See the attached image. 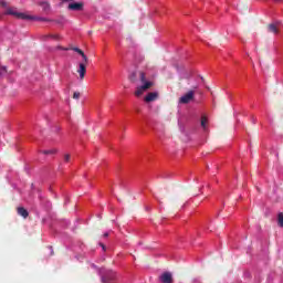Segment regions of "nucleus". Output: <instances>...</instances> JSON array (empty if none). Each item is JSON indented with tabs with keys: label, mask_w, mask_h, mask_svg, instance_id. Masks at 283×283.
<instances>
[{
	"label": "nucleus",
	"mask_w": 283,
	"mask_h": 283,
	"mask_svg": "<svg viewBox=\"0 0 283 283\" xmlns=\"http://www.w3.org/2000/svg\"><path fill=\"white\" fill-rule=\"evenodd\" d=\"M196 96V92L192 90V91H188L185 95H182L180 98H179V103L181 105H187L189 103H191V101H193Z\"/></svg>",
	"instance_id": "7ed1b4c3"
},
{
	"label": "nucleus",
	"mask_w": 283,
	"mask_h": 283,
	"mask_svg": "<svg viewBox=\"0 0 283 283\" xmlns=\"http://www.w3.org/2000/svg\"><path fill=\"white\" fill-rule=\"evenodd\" d=\"M268 32H271L272 34H280V29H277V24L271 23L268 24Z\"/></svg>",
	"instance_id": "9d476101"
},
{
	"label": "nucleus",
	"mask_w": 283,
	"mask_h": 283,
	"mask_svg": "<svg viewBox=\"0 0 283 283\" xmlns=\"http://www.w3.org/2000/svg\"><path fill=\"white\" fill-rule=\"evenodd\" d=\"M57 50H64V51H67L69 49L63 48V46H57Z\"/></svg>",
	"instance_id": "412c9836"
},
{
	"label": "nucleus",
	"mask_w": 283,
	"mask_h": 283,
	"mask_svg": "<svg viewBox=\"0 0 283 283\" xmlns=\"http://www.w3.org/2000/svg\"><path fill=\"white\" fill-rule=\"evenodd\" d=\"M18 216H21L22 218H28L30 213L25 210L23 207L18 208Z\"/></svg>",
	"instance_id": "9b49d317"
},
{
	"label": "nucleus",
	"mask_w": 283,
	"mask_h": 283,
	"mask_svg": "<svg viewBox=\"0 0 283 283\" xmlns=\"http://www.w3.org/2000/svg\"><path fill=\"white\" fill-rule=\"evenodd\" d=\"M102 249H105V245L104 244H101Z\"/></svg>",
	"instance_id": "b1692460"
},
{
	"label": "nucleus",
	"mask_w": 283,
	"mask_h": 283,
	"mask_svg": "<svg viewBox=\"0 0 283 283\" xmlns=\"http://www.w3.org/2000/svg\"><path fill=\"white\" fill-rule=\"evenodd\" d=\"M87 63L85 62V60H83L80 64H78V70H77V74L80 75V80L83 81V78H85V74H87Z\"/></svg>",
	"instance_id": "39448f33"
},
{
	"label": "nucleus",
	"mask_w": 283,
	"mask_h": 283,
	"mask_svg": "<svg viewBox=\"0 0 283 283\" xmlns=\"http://www.w3.org/2000/svg\"><path fill=\"white\" fill-rule=\"evenodd\" d=\"M48 39H55L56 41H59V39H61V35L59 34H45L42 36V41H48Z\"/></svg>",
	"instance_id": "f8f14e48"
},
{
	"label": "nucleus",
	"mask_w": 283,
	"mask_h": 283,
	"mask_svg": "<svg viewBox=\"0 0 283 283\" xmlns=\"http://www.w3.org/2000/svg\"><path fill=\"white\" fill-rule=\"evenodd\" d=\"M83 2H71L67 8L74 12H81L83 10Z\"/></svg>",
	"instance_id": "0eeeda50"
},
{
	"label": "nucleus",
	"mask_w": 283,
	"mask_h": 283,
	"mask_svg": "<svg viewBox=\"0 0 283 283\" xmlns=\"http://www.w3.org/2000/svg\"><path fill=\"white\" fill-rule=\"evenodd\" d=\"M0 6H2V8H8V2H6V1H0Z\"/></svg>",
	"instance_id": "6ab92c4d"
},
{
	"label": "nucleus",
	"mask_w": 283,
	"mask_h": 283,
	"mask_svg": "<svg viewBox=\"0 0 283 283\" xmlns=\"http://www.w3.org/2000/svg\"><path fill=\"white\" fill-rule=\"evenodd\" d=\"M73 98H74L75 101H78V99L81 98V93H80V92H74V93H73Z\"/></svg>",
	"instance_id": "f3484780"
},
{
	"label": "nucleus",
	"mask_w": 283,
	"mask_h": 283,
	"mask_svg": "<svg viewBox=\"0 0 283 283\" xmlns=\"http://www.w3.org/2000/svg\"><path fill=\"white\" fill-rule=\"evenodd\" d=\"M6 72H8V70L6 69V66H2V67L0 69V77H2L3 74H6Z\"/></svg>",
	"instance_id": "a211bd4d"
},
{
	"label": "nucleus",
	"mask_w": 283,
	"mask_h": 283,
	"mask_svg": "<svg viewBox=\"0 0 283 283\" xmlns=\"http://www.w3.org/2000/svg\"><path fill=\"white\" fill-rule=\"evenodd\" d=\"M207 123H208L207 117H206V116H202V117H201V127H202L203 129H207Z\"/></svg>",
	"instance_id": "4468645a"
},
{
	"label": "nucleus",
	"mask_w": 283,
	"mask_h": 283,
	"mask_svg": "<svg viewBox=\"0 0 283 283\" xmlns=\"http://www.w3.org/2000/svg\"><path fill=\"white\" fill-rule=\"evenodd\" d=\"M62 1H73V0H62Z\"/></svg>",
	"instance_id": "393cba45"
},
{
	"label": "nucleus",
	"mask_w": 283,
	"mask_h": 283,
	"mask_svg": "<svg viewBox=\"0 0 283 283\" xmlns=\"http://www.w3.org/2000/svg\"><path fill=\"white\" fill-rule=\"evenodd\" d=\"M277 222H279V227L283 228V213L282 212L279 213Z\"/></svg>",
	"instance_id": "dca6fc26"
},
{
	"label": "nucleus",
	"mask_w": 283,
	"mask_h": 283,
	"mask_svg": "<svg viewBox=\"0 0 283 283\" xmlns=\"http://www.w3.org/2000/svg\"><path fill=\"white\" fill-rule=\"evenodd\" d=\"M129 82L136 83L140 81L143 85L138 86L135 91V96H143L147 90H151L154 87V82L147 81V76L145 75V72L143 71H135L129 75Z\"/></svg>",
	"instance_id": "f257e3e1"
},
{
	"label": "nucleus",
	"mask_w": 283,
	"mask_h": 283,
	"mask_svg": "<svg viewBox=\"0 0 283 283\" xmlns=\"http://www.w3.org/2000/svg\"><path fill=\"white\" fill-rule=\"evenodd\" d=\"M116 282V272L108 271L106 274L102 275V283H114Z\"/></svg>",
	"instance_id": "20e7f679"
},
{
	"label": "nucleus",
	"mask_w": 283,
	"mask_h": 283,
	"mask_svg": "<svg viewBox=\"0 0 283 283\" xmlns=\"http://www.w3.org/2000/svg\"><path fill=\"white\" fill-rule=\"evenodd\" d=\"M192 90H198V86H193Z\"/></svg>",
	"instance_id": "5701e85b"
},
{
	"label": "nucleus",
	"mask_w": 283,
	"mask_h": 283,
	"mask_svg": "<svg viewBox=\"0 0 283 283\" xmlns=\"http://www.w3.org/2000/svg\"><path fill=\"white\" fill-rule=\"evenodd\" d=\"M41 154H44L45 156L56 154V149L42 150Z\"/></svg>",
	"instance_id": "2eb2a0df"
},
{
	"label": "nucleus",
	"mask_w": 283,
	"mask_h": 283,
	"mask_svg": "<svg viewBox=\"0 0 283 283\" xmlns=\"http://www.w3.org/2000/svg\"><path fill=\"white\" fill-rule=\"evenodd\" d=\"M159 280L161 283H174V276L171 272H164L160 276Z\"/></svg>",
	"instance_id": "423d86ee"
},
{
	"label": "nucleus",
	"mask_w": 283,
	"mask_h": 283,
	"mask_svg": "<svg viewBox=\"0 0 283 283\" xmlns=\"http://www.w3.org/2000/svg\"><path fill=\"white\" fill-rule=\"evenodd\" d=\"M109 234L108 233H104V238H107Z\"/></svg>",
	"instance_id": "4be33fe9"
},
{
	"label": "nucleus",
	"mask_w": 283,
	"mask_h": 283,
	"mask_svg": "<svg viewBox=\"0 0 283 283\" xmlns=\"http://www.w3.org/2000/svg\"><path fill=\"white\" fill-rule=\"evenodd\" d=\"M158 98V93L157 92H151L148 93L147 96L145 97L146 103H151Z\"/></svg>",
	"instance_id": "6e6552de"
},
{
	"label": "nucleus",
	"mask_w": 283,
	"mask_h": 283,
	"mask_svg": "<svg viewBox=\"0 0 283 283\" xmlns=\"http://www.w3.org/2000/svg\"><path fill=\"white\" fill-rule=\"evenodd\" d=\"M73 52H76L77 54H80V56H82L83 61H85V63H90V59H87V55H85V52H83V50L78 49V48H73L72 49Z\"/></svg>",
	"instance_id": "1a4fd4ad"
},
{
	"label": "nucleus",
	"mask_w": 283,
	"mask_h": 283,
	"mask_svg": "<svg viewBox=\"0 0 283 283\" xmlns=\"http://www.w3.org/2000/svg\"><path fill=\"white\" fill-rule=\"evenodd\" d=\"M39 6L42 7V10L44 12H50L51 7H50L49 2H40Z\"/></svg>",
	"instance_id": "ddd939ff"
},
{
	"label": "nucleus",
	"mask_w": 283,
	"mask_h": 283,
	"mask_svg": "<svg viewBox=\"0 0 283 283\" xmlns=\"http://www.w3.org/2000/svg\"><path fill=\"white\" fill-rule=\"evenodd\" d=\"M7 14H12V17H17V19H22L23 21H50L45 18L28 15V14L22 13V12H17L12 9H9L7 11Z\"/></svg>",
	"instance_id": "f03ea898"
},
{
	"label": "nucleus",
	"mask_w": 283,
	"mask_h": 283,
	"mask_svg": "<svg viewBox=\"0 0 283 283\" xmlns=\"http://www.w3.org/2000/svg\"><path fill=\"white\" fill-rule=\"evenodd\" d=\"M64 160H65L66 163L70 160V155H69V154L64 155Z\"/></svg>",
	"instance_id": "aec40b11"
}]
</instances>
